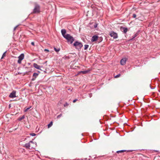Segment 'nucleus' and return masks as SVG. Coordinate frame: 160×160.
<instances>
[{"mask_svg": "<svg viewBox=\"0 0 160 160\" xmlns=\"http://www.w3.org/2000/svg\"><path fill=\"white\" fill-rule=\"evenodd\" d=\"M89 46L88 45L86 44L84 45V50H87Z\"/></svg>", "mask_w": 160, "mask_h": 160, "instance_id": "17", "label": "nucleus"}, {"mask_svg": "<svg viewBox=\"0 0 160 160\" xmlns=\"http://www.w3.org/2000/svg\"><path fill=\"white\" fill-rule=\"evenodd\" d=\"M25 118V116L24 115H23L22 117H20L18 118V120L19 121H21L22 119Z\"/></svg>", "mask_w": 160, "mask_h": 160, "instance_id": "14", "label": "nucleus"}, {"mask_svg": "<svg viewBox=\"0 0 160 160\" xmlns=\"http://www.w3.org/2000/svg\"><path fill=\"white\" fill-rule=\"evenodd\" d=\"M31 107H30L27 108L26 109L24 110V112H26L28 111L30 108H31Z\"/></svg>", "mask_w": 160, "mask_h": 160, "instance_id": "21", "label": "nucleus"}, {"mask_svg": "<svg viewBox=\"0 0 160 160\" xmlns=\"http://www.w3.org/2000/svg\"><path fill=\"white\" fill-rule=\"evenodd\" d=\"M135 37H136V36H135L133 38H135Z\"/></svg>", "mask_w": 160, "mask_h": 160, "instance_id": "32", "label": "nucleus"}, {"mask_svg": "<svg viewBox=\"0 0 160 160\" xmlns=\"http://www.w3.org/2000/svg\"><path fill=\"white\" fill-rule=\"evenodd\" d=\"M110 35L111 37H113L114 39L118 38L117 34L113 31H112L110 32Z\"/></svg>", "mask_w": 160, "mask_h": 160, "instance_id": "5", "label": "nucleus"}, {"mask_svg": "<svg viewBox=\"0 0 160 160\" xmlns=\"http://www.w3.org/2000/svg\"><path fill=\"white\" fill-rule=\"evenodd\" d=\"M98 37L96 35L93 36L92 38L91 39V41L92 42H94L98 40Z\"/></svg>", "mask_w": 160, "mask_h": 160, "instance_id": "8", "label": "nucleus"}, {"mask_svg": "<svg viewBox=\"0 0 160 160\" xmlns=\"http://www.w3.org/2000/svg\"><path fill=\"white\" fill-rule=\"evenodd\" d=\"M120 75H120V74H118V75H117L115 76L114 77H115V78H118L120 76Z\"/></svg>", "mask_w": 160, "mask_h": 160, "instance_id": "23", "label": "nucleus"}, {"mask_svg": "<svg viewBox=\"0 0 160 160\" xmlns=\"http://www.w3.org/2000/svg\"><path fill=\"white\" fill-rule=\"evenodd\" d=\"M54 50L57 52H58L60 50V49L59 48H56L55 47L54 48Z\"/></svg>", "mask_w": 160, "mask_h": 160, "instance_id": "16", "label": "nucleus"}, {"mask_svg": "<svg viewBox=\"0 0 160 160\" xmlns=\"http://www.w3.org/2000/svg\"><path fill=\"white\" fill-rule=\"evenodd\" d=\"M69 105V104L67 103L66 102L64 104V107H67Z\"/></svg>", "mask_w": 160, "mask_h": 160, "instance_id": "20", "label": "nucleus"}, {"mask_svg": "<svg viewBox=\"0 0 160 160\" xmlns=\"http://www.w3.org/2000/svg\"><path fill=\"white\" fill-rule=\"evenodd\" d=\"M62 116V114H61L60 115H58V116H57V118H59L60 117H61Z\"/></svg>", "mask_w": 160, "mask_h": 160, "instance_id": "25", "label": "nucleus"}, {"mask_svg": "<svg viewBox=\"0 0 160 160\" xmlns=\"http://www.w3.org/2000/svg\"><path fill=\"white\" fill-rule=\"evenodd\" d=\"M52 125V122H51L48 124V128H49Z\"/></svg>", "mask_w": 160, "mask_h": 160, "instance_id": "15", "label": "nucleus"}, {"mask_svg": "<svg viewBox=\"0 0 160 160\" xmlns=\"http://www.w3.org/2000/svg\"><path fill=\"white\" fill-rule=\"evenodd\" d=\"M127 60V59L126 58H123L120 61V63L121 65H124L126 63V62Z\"/></svg>", "mask_w": 160, "mask_h": 160, "instance_id": "9", "label": "nucleus"}, {"mask_svg": "<svg viewBox=\"0 0 160 160\" xmlns=\"http://www.w3.org/2000/svg\"><path fill=\"white\" fill-rule=\"evenodd\" d=\"M33 67L37 69L41 70L40 69V66L36 63H34L33 64Z\"/></svg>", "mask_w": 160, "mask_h": 160, "instance_id": "11", "label": "nucleus"}, {"mask_svg": "<svg viewBox=\"0 0 160 160\" xmlns=\"http://www.w3.org/2000/svg\"><path fill=\"white\" fill-rule=\"evenodd\" d=\"M44 50L45 51H47L48 52L49 51V50L47 49H45Z\"/></svg>", "mask_w": 160, "mask_h": 160, "instance_id": "28", "label": "nucleus"}, {"mask_svg": "<svg viewBox=\"0 0 160 160\" xmlns=\"http://www.w3.org/2000/svg\"><path fill=\"white\" fill-rule=\"evenodd\" d=\"M132 16L133 18H135L136 17V15L135 14H133Z\"/></svg>", "mask_w": 160, "mask_h": 160, "instance_id": "26", "label": "nucleus"}, {"mask_svg": "<svg viewBox=\"0 0 160 160\" xmlns=\"http://www.w3.org/2000/svg\"><path fill=\"white\" fill-rule=\"evenodd\" d=\"M17 28V26L16 27H15L14 28V30H15L16 28Z\"/></svg>", "mask_w": 160, "mask_h": 160, "instance_id": "30", "label": "nucleus"}, {"mask_svg": "<svg viewBox=\"0 0 160 160\" xmlns=\"http://www.w3.org/2000/svg\"><path fill=\"white\" fill-rule=\"evenodd\" d=\"M24 55L23 54H21L18 57V63L21 64L22 61L24 59Z\"/></svg>", "mask_w": 160, "mask_h": 160, "instance_id": "6", "label": "nucleus"}, {"mask_svg": "<svg viewBox=\"0 0 160 160\" xmlns=\"http://www.w3.org/2000/svg\"><path fill=\"white\" fill-rule=\"evenodd\" d=\"M31 44L33 45V46H34V43L33 42H31Z\"/></svg>", "mask_w": 160, "mask_h": 160, "instance_id": "29", "label": "nucleus"}, {"mask_svg": "<svg viewBox=\"0 0 160 160\" xmlns=\"http://www.w3.org/2000/svg\"><path fill=\"white\" fill-rule=\"evenodd\" d=\"M40 12V6L38 4H36L33 10V13H38Z\"/></svg>", "mask_w": 160, "mask_h": 160, "instance_id": "2", "label": "nucleus"}, {"mask_svg": "<svg viewBox=\"0 0 160 160\" xmlns=\"http://www.w3.org/2000/svg\"><path fill=\"white\" fill-rule=\"evenodd\" d=\"M61 33L63 36L65 38V36H66V35L65 34L66 33V30L65 29H62L61 30Z\"/></svg>", "mask_w": 160, "mask_h": 160, "instance_id": "12", "label": "nucleus"}, {"mask_svg": "<svg viewBox=\"0 0 160 160\" xmlns=\"http://www.w3.org/2000/svg\"><path fill=\"white\" fill-rule=\"evenodd\" d=\"M38 74L37 73H34L33 74V78H32V81H34L35 80L36 78L38 76Z\"/></svg>", "mask_w": 160, "mask_h": 160, "instance_id": "10", "label": "nucleus"}, {"mask_svg": "<svg viewBox=\"0 0 160 160\" xmlns=\"http://www.w3.org/2000/svg\"><path fill=\"white\" fill-rule=\"evenodd\" d=\"M128 30L127 28H124L123 29V32L124 33H126L127 32Z\"/></svg>", "mask_w": 160, "mask_h": 160, "instance_id": "18", "label": "nucleus"}, {"mask_svg": "<svg viewBox=\"0 0 160 160\" xmlns=\"http://www.w3.org/2000/svg\"><path fill=\"white\" fill-rule=\"evenodd\" d=\"M16 91H12V92L9 95V97L12 98L16 97Z\"/></svg>", "mask_w": 160, "mask_h": 160, "instance_id": "7", "label": "nucleus"}, {"mask_svg": "<svg viewBox=\"0 0 160 160\" xmlns=\"http://www.w3.org/2000/svg\"><path fill=\"white\" fill-rule=\"evenodd\" d=\"M64 38L67 40L68 42H70L71 44L72 43L74 40L73 38L69 34H66V36Z\"/></svg>", "mask_w": 160, "mask_h": 160, "instance_id": "3", "label": "nucleus"}, {"mask_svg": "<svg viewBox=\"0 0 160 160\" xmlns=\"http://www.w3.org/2000/svg\"><path fill=\"white\" fill-rule=\"evenodd\" d=\"M73 45L76 48L78 49H80L82 46V43L78 41L75 42L74 43Z\"/></svg>", "mask_w": 160, "mask_h": 160, "instance_id": "4", "label": "nucleus"}, {"mask_svg": "<svg viewBox=\"0 0 160 160\" xmlns=\"http://www.w3.org/2000/svg\"><path fill=\"white\" fill-rule=\"evenodd\" d=\"M6 52H5L3 54L2 56V58H1V59H2L5 56H6Z\"/></svg>", "mask_w": 160, "mask_h": 160, "instance_id": "19", "label": "nucleus"}, {"mask_svg": "<svg viewBox=\"0 0 160 160\" xmlns=\"http://www.w3.org/2000/svg\"><path fill=\"white\" fill-rule=\"evenodd\" d=\"M36 143L31 141L28 143H26L24 145V147L27 149H32L36 147Z\"/></svg>", "mask_w": 160, "mask_h": 160, "instance_id": "1", "label": "nucleus"}, {"mask_svg": "<svg viewBox=\"0 0 160 160\" xmlns=\"http://www.w3.org/2000/svg\"><path fill=\"white\" fill-rule=\"evenodd\" d=\"M77 100H78L77 99H74V100H73V102L74 103V102H76V101H77Z\"/></svg>", "mask_w": 160, "mask_h": 160, "instance_id": "27", "label": "nucleus"}, {"mask_svg": "<svg viewBox=\"0 0 160 160\" xmlns=\"http://www.w3.org/2000/svg\"><path fill=\"white\" fill-rule=\"evenodd\" d=\"M90 71L89 70H87V71H81L79 73H82L83 74H85L87 73Z\"/></svg>", "mask_w": 160, "mask_h": 160, "instance_id": "13", "label": "nucleus"}, {"mask_svg": "<svg viewBox=\"0 0 160 160\" xmlns=\"http://www.w3.org/2000/svg\"><path fill=\"white\" fill-rule=\"evenodd\" d=\"M38 72H39V73H40V72H39V71H38Z\"/></svg>", "mask_w": 160, "mask_h": 160, "instance_id": "31", "label": "nucleus"}, {"mask_svg": "<svg viewBox=\"0 0 160 160\" xmlns=\"http://www.w3.org/2000/svg\"><path fill=\"white\" fill-rule=\"evenodd\" d=\"M30 135L32 136H34L36 134L34 133H31L30 134Z\"/></svg>", "mask_w": 160, "mask_h": 160, "instance_id": "22", "label": "nucleus"}, {"mask_svg": "<svg viewBox=\"0 0 160 160\" xmlns=\"http://www.w3.org/2000/svg\"><path fill=\"white\" fill-rule=\"evenodd\" d=\"M124 152V150H120V151H118L117 152V153H119V152Z\"/></svg>", "mask_w": 160, "mask_h": 160, "instance_id": "24", "label": "nucleus"}]
</instances>
